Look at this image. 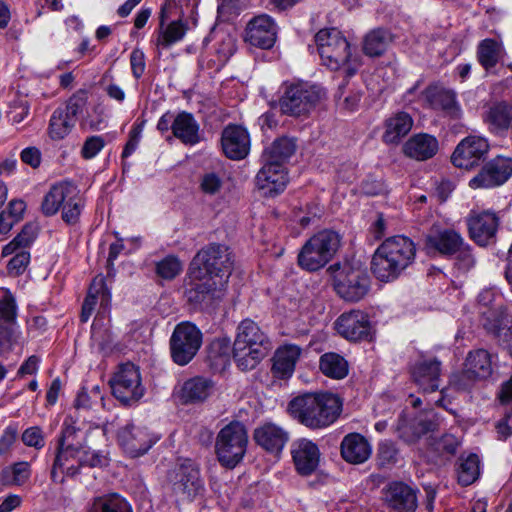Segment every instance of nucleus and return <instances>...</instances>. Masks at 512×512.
<instances>
[{
	"label": "nucleus",
	"instance_id": "obj_36",
	"mask_svg": "<svg viewBox=\"0 0 512 512\" xmlns=\"http://www.w3.org/2000/svg\"><path fill=\"white\" fill-rule=\"evenodd\" d=\"M76 194V186L70 182L62 181L53 185L42 201V212L51 216L58 212L65 201Z\"/></svg>",
	"mask_w": 512,
	"mask_h": 512
},
{
	"label": "nucleus",
	"instance_id": "obj_42",
	"mask_svg": "<svg viewBox=\"0 0 512 512\" xmlns=\"http://www.w3.org/2000/svg\"><path fill=\"white\" fill-rule=\"evenodd\" d=\"M320 370L333 379H343L348 374L347 361L336 353H325L320 357Z\"/></svg>",
	"mask_w": 512,
	"mask_h": 512
},
{
	"label": "nucleus",
	"instance_id": "obj_34",
	"mask_svg": "<svg viewBox=\"0 0 512 512\" xmlns=\"http://www.w3.org/2000/svg\"><path fill=\"white\" fill-rule=\"evenodd\" d=\"M174 137L185 145H196L201 141L200 126L191 113L182 111L175 116L172 124Z\"/></svg>",
	"mask_w": 512,
	"mask_h": 512
},
{
	"label": "nucleus",
	"instance_id": "obj_1",
	"mask_svg": "<svg viewBox=\"0 0 512 512\" xmlns=\"http://www.w3.org/2000/svg\"><path fill=\"white\" fill-rule=\"evenodd\" d=\"M341 410L340 398L332 393H305L288 404L290 415L312 429L328 427L337 420Z\"/></svg>",
	"mask_w": 512,
	"mask_h": 512
},
{
	"label": "nucleus",
	"instance_id": "obj_58",
	"mask_svg": "<svg viewBox=\"0 0 512 512\" xmlns=\"http://www.w3.org/2000/svg\"><path fill=\"white\" fill-rule=\"evenodd\" d=\"M377 457L380 466L391 465L397 462L398 450L392 442L384 441L379 444Z\"/></svg>",
	"mask_w": 512,
	"mask_h": 512
},
{
	"label": "nucleus",
	"instance_id": "obj_64",
	"mask_svg": "<svg viewBox=\"0 0 512 512\" xmlns=\"http://www.w3.org/2000/svg\"><path fill=\"white\" fill-rule=\"evenodd\" d=\"M105 141L101 136H91L86 139L81 150L85 159L94 158L104 147Z\"/></svg>",
	"mask_w": 512,
	"mask_h": 512
},
{
	"label": "nucleus",
	"instance_id": "obj_17",
	"mask_svg": "<svg viewBox=\"0 0 512 512\" xmlns=\"http://www.w3.org/2000/svg\"><path fill=\"white\" fill-rule=\"evenodd\" d=\"M512 175V159L496 157L486 163L481 171L473 177L469 186L473 189L492 188L504 184Z\"/></svg>",
	"mask_w": 512,
	"mask_h": 512
},
{
	"label": "nucleus",
	"instance_id": "obj_4",
	"mask_svg": "<svg viewBox=\"0 0 512 512\" xmlns=\"http://www.w3.org/2000/svg\"><path fill=\"white\" fill-rule=\"evenodd\" d=\"M315 42L323 64L329 69H343L347 76H353L361 66L359 57L352 55L349 42L338 29H321Z\"/></svg>",
	"mask_w": 512,
	"mask_h": 512
},
{
	"label": "nucleus",
	"instance_id": "obj_11",
	"mask_svg": "<svg viewBox=\"0 0 512 512\" xmlns=\"http://www.w3.org/2000/svg\"><path fill=\"white\" fill-rule=\"evenodd\" d=\"M202 343L201 331L192 323L178 324L170 338L171 356L178 365L188 364L196 355Z\"/></svg>",
	"mask_w": 512,
	"mask_h": 512
},
{
	"label": "nucleus",
	"instance_id": "obj_61",
	"mask_svg": "<svg viewBox=\"0 0 512 512\" xmlns=\"http://www.w3.org/2000/svg\"><path fill=\"white\" fill-rule=\"evenodd\" d=\"M456 265L459 269L463 271H469L476 265V258L472 253V249L469 244L466 242L463 243V247H461L456 252Z\"/></svg>",
	"mask_w": 512,
	"mask_h": 512
},
{
	"label": "nucleus",
	"instance_id": "obj_54",
	"mask_svg": "<svg viewBox=\"0 0 512 512\" xmlns=\"http://www.w3.org/2000/svg\"><path fill=\"white\" fill-rule=\"evenodd\" d=\"M236 51V39L233 35L222 33L215 45V52L220 62L225 63Z\"/></svg>",
	"mask_w": 512,
	"mask_h": 512
},
{
	"label": "nucleus",
	"instance_id": "obj_59",
	"mask_svg": "<svg viewBox=\"0 0 512 512\" xmlns=\"http://www.w3.org/2000/svg\"><path fill=\"white\" fill-rule=\"evenodd\" d=\"M483 317V326L491 334L498 335L502 329V320L496 308H491L488 311L480 310Z\"/></svg>",
	"mask_w": 512,
	"mask_h": 512
},
{
	"label": "nucleus",
	"instance_id": "obj_25",
	"mask_svg": "<svg viewBox=\"0 0 512 512\" xmlns=\"http://www.w3.org/2000/svg\"><path fill=\"white\" fill-rule=\"evenodd\" d=\"M411 375L422 392H435L440 386L441 362L436 358L419 359L413 364Z\"/></svg>",
	"mask_w": 512,
	"mask_h": 512
},
{
	"label": "nucleus",
	"instance_id": "obj_43",
	"mask_svg": "<svg viewBox=\"0 0 512 512\" xmlns=\"http://www.w3.org/2000/svg\"><path fill=\"white\" fill-rule=\"evenodd\" d=\"M37 237V227L34 224H26L21 232L2 249V256L7 257L17 251H28Z\"/></svg>",
	"mask_w": 512,
	"mask_h": 512
},
{
	"label": "nucleus",
	"instance_id": "obj_26",
	"mask_svg": "<svg viewBox=\"0 0 512 512\" xmlns=\"http://www.w3.org/2000/svg\"><path fill=\"white\" fill-rule=\"evenodd\" d=\"M301 355L302 348L296 344L286 343L279 346L272 357L273 377L281 380L292 377Z\"/></svg>",
	"mask_w": 512,
	"mask_h": 512
},
{
	"label": "nucleus",
	"instance_id": "obj_5",
	"mask_svg": "<svg viewBox=\"0 0 512 512\" xmlns=\"http://www.w3.org/2000/svg\"><path fill=\"white\" fill-rule=\"evenodd\" d=\"M106 464V457L100 452L93 451L86 445L67 443L58 445L51 469V478L56 483H62L64 478L75 477L84 466L98 467Z\"/></svg>",
	"mask_w": 512,
	"mask_h": 512
},
{
	"label": "nucleus",
	"instance_id": "obj_3",
	"mask_svg": "<svg viewBox=\"0 0 512 512\" xmlns=\"http://www.w3.org/2000/svg\"><path fill=\"white\" fill-rule=\"evenodd\" d=\"M271 349L267 335L252 320H243L233 345V356L242 371L254 369Z\"/></svg>",
	"mask_w": 512,
	"mask_h": 512
},
{
	"label": "nucleus",
	"instance_id": "obj_49",
	"mask_svg": "<svg viewBox=\"0 0 512 512\" xmlns=\"http://www.w3.org/2000/svg\"><path fill=\"white\" fill-rule=\"evenodd\" d=\"M92 509L94 512H132L130 504L118 494L96 498Z\"/></svg>",
	"mask_w": 512,
	"mask_h": 512
},
{
	"label": "nucleus",
	"instance_id": "obj_39",
	"mask_svg": "<svg viewBox=\"0 0 512 512\" xmlns=\"http://www.w3.org/2000/svg\"><path fill=\"white\" fill-rule=\"evenodd\" d=\"M99 297L101 298L102 302H108L110 299V291L105 285L104 277L101 275L93 279L89 288L88 295L83 302L80 316L82 322L88 321L94 311L97 299Z\"/></svg>",
	"mask_w": 512,
	"mask_h": 512
},
{
	"label": "nucleus",
	"instance_id": "obj_24",
	"mask_svg": "<svg viewBox=\"0 0 512 512\" xmlns=\"http://www.w3.org/2000/svg\"><path fill=\"white\" fill-rule=\"evenodd\" d=\"M263 167L256 175V185L266 197H274L284 191L288 178L285 166L263 161Z\"/></svg>",
	"mask_w": 512,
	"mask_h": 512
},
{
	"label": "nucleus",
	"instance_id": "obj_22",
	"mask_svg": "<svg viewBox=\"0 0 512 512\" xmlns=\"http://www.w3.org/2000/svg\"><path fill=\"white\" fill-rule=\"evenodd\" d=\"M290 453L295 470L302 476L314 473L320 462V450L309 439H297L291 444Z\"/></svg>",
	"mask_w": 512,
	"mask_h": 512
},
{
	"label": "nucleus",
	"instance_id": "obj_9",
	"mask_svg": "<svg viewBox=\"0 0 512 512\" xmlns=\"http://www.w3.org/2000/svg\"><path fill=\"white\" fill-rule=\"evenodd\" d=\"M248 444L245 426L233 421L224 426L216 439V454L220 463L226 467H235L244 457Z\"/></svg>",
	"mask_w": 512,
	"mask_h": 512
},
{
	"label": "nucleus",
	"instance_id": "obj_14",
	"mask_svg": "<svg viewBox=\"0 0 512 512\" xmlns=\"http://www.w3.org/2000/svg\"><path fill=\"white\" fill-rule=\"evenodd\" d=\"M160 435L143 426L127 424L119 429L117 441L122 450L130 457L146 454L157 443Z\"/></svg>",
	"mask_w": 512,
	"mask_h": 512
},
{
	"label": "nucleus",
	"instance_id": "obj_32",
	"mask_svg": "<svg viewBox=\"0 0 512 512\" xmlns=\"http://www.w3.org/2000/svg\"><path fill=\"white\" fill-rule=\"evenodd\" d=\"M439 149L438 140L429 134L419 133L410 137L403 146L406 156L424 161L436 155Z\"/></svg>",
	"mask_w": 512,
	"mask_h": 512
},
{
	"label": "nucleus",
	"instance_id": "obj_8",
	"mask_svg": "<svg viewBox=\"0 0 512 512\" xmlns=\"http://www.w3.org/2000/svg\"><path fill=\"white\" fill-rule=\"evenodd\" d=\"M341 237L332 230H322L313 235L302 247L298 264L307 271H317L334 257L340 247Z\"/></svg>",
	"mask_w": 512,
	"mask_h": 512
},
{
	"label": "nucleus",
	"instance_id": "obj_52",
	"mask_svg": "<svg viewBox=\"0 0 512 512\" xmlns=\"http://www.w3.org/2000/svg\"><path fill=\"white\" fill-rule=\"evenodd\" d=\"M16 316V304L13 295L4 288H0V322L3 325L13 324Z\"/></svg>",
	"mask_w": 512,
	"mask_h": 512
},
{
	"label": "nucleus",
	"instance_id": "obj_19",
	"mask_svg": "<svg viewBox=\"0 0 512 512\" xmlns=\"http://www.w3.org/2000/svg\"><path fill=\"white\" fill-rule=\"evenodd\" d=\"M220 142L224 155L229 159L242 160L249 154L250 135L241 125H227L222 130Z\"/></svg>",
	"mask_w": 512,
	"mask_h": 512
},
{
	"label": "nucleus",
	"instance_id": "obj_56",
	"mask_svg": "<svg viewBox=\"0 0 512 512\" xmlns=\"http://www.w3.org/2000/svg\"><path fill=\"white\" fill-rule=\"evenodd\" d=\"M19 338L20 332L14 324H0V355L9 352Z\"/></svg>",
	"mask_w": 512,
	"mask_h": 512
},
{
	"label": "nucleus",
	"instance_id": "obj_40",
	"mask_svg": "<svg viewBox=\"0 0 512 512\" xmlns=\"http://www.w3.org/2000/svg\"><path fill=\"white\" fill-rule=\"evenodd\" d=\"M295 150L296 144L293 139L280 137L264 150L262 159L263 161L285 166V163L294 154Z\"/></svg>",
	"mask_w": 512,
	"mask_h": 512
},
{
	"label": "nucleus",
	"instance_id": "obj_47",
	"mask_svg": "<svg viewBox=\"0 0 512 512\" xmlns=\"http://www.w3.org/2000/svg\"><path fill=\"white\" fill-rule=\"evenodd\" d=\"M457 468L458 483L462 486H468L474 483L480 474L479 458L476 454H470L466 458L459 459Z\"/></svg>",
	"mask_w": 512,
	"mask_h": 512
},
{
	"label": "nucleus",
	"instance_id": "obj_30",
	"mask_svg": "<svg viewBox=\"0 0 512 512\" xmlns=\"http://www.w3.org/2000/svg\"><path fill=\"white\" fill-rule=\"evenodd\" d=\"M255 442L269 452H280L288 441V432L281 426L265 422L254 430Z\"/></svg>",
	"mask_w": 512,
	"mask_h": 512
},
{
	"label": "nucleus",
	"instance_id": "obj_57",
	"mask_svg": "<svg viewBox=\"0 0 512 512\" xmlns=\"http://www.w3.org/2000/svg\"><path fill=\"white\" fill-rule=\"evenodd\" d=\"M30 105L25 99H15L9 105L8 116L13 124L21 123L29 114Z\"/></svg>",
	"mask_w": 512,
	"mask_h": 512
},
{
	"label": "nucleus",
	"instance_id": "obj_63",
	"mask_svg": "<svg viewBox=\"0 0 512 512\" xmlns=\"http://www.w3.org/2000/svg\"><path fill=\"white\" fill-rule=\"evenodd\" d=\"M22 441L26 446L41 449L45 445L41 428L37 426L27 428L22 434Z\"/></svg>",
	"mask_w": 512,
	"mask_h": 512
},
{
	"label": "nucleus",
	"instance_id": "obj_41",
	"mask_svg": "<svg viewBox=\"0 0 512 512\" xmlns=\"http://www.w3.org/2000/svg\"><path fill=\"white\" fill-rule=\"evenodd\" d=\"M393 41V35L385 29H374L363 39V52L369 57L381 56Z\"/></svg>",
	"mask_w": 512,
	"mask_h": 512
},
{
	"label": "nucleus",
	"instance_id": "obj_60",
	"mask_svg": "<svg viewBox=\"0 0 512 512\" xmlns=\"http://www.w3.org/2000/svg\"><path fill=\"white\" fill-rule=\"evenodd\" d=\"M223 185V181L215 172L205 173L200 180V189L206 195L217 194Z\"/></svg>",
	"mask_w": 512,
	"mask_h": 512
},
{
	"label": "nucleus",
	"instance_id": "obj_12",
	"mask_svg": "<svg viewBox=\"0 0 512 512\" xmlns=\"http://www.w3.org/2000/svg\"><path fill=\"white\" fill-rule=\"evenodd\" d=\"M187 289L185 292L187 301L195 308L209 309L224 296L223 281L217 282L210 276L194 278L189 270Z\"/></svg>",
	"mask_w": 512,
	"mask_h": 512
},
{
	"label": "nucleus",
	"instance_id": "obj_55",
	"mask_svg": "<svg viewBox=\"0 0 512 512\" xmlns=\"http://www.w3.org/2000/svg\"><path fill=\"white\" fill-rule=\"evenodd\" d=\"M182 270L180 261L174 256H167L156 264V273L159 277L171 280Z\"/></svg>",
	"mask_w": 512,
	"mask_h": 512
},
{
	"label": "nucleus",
	"instance_id": "obj_6",
	"mask_svg": "<svg viewBox=\"0 0 512 512\" xmlns=\"http://www.w3.org/2000/svg\"><path fill=\"white\" fill-rule=\"evenodd\" d=\"M327 97L325 89L308 82H285L282 85V95L279 107L283 114L301 117L313 111Z\"/></svg>",
	"mask_w": 512,
	"mask_h": 512
},
{
	"label": "nucleus",
	"instance_id": "obj_2",
	"mask_svg": "<svg viewBox=\"0 0 512 512\" xmlns=\"http://www.w3.org/2000/svg\"><path fill=\"white\" fill-rule=\"evenodd\" d=\"M416 247L405 236L387 238L375 251L371 270L380 281L396 279L415 260Z\"/></svg>",
	"mask_w": 512,
	"mask_h": 512
},
{
	"label": "nucleus",
	"instance_id": "obj_10",
	"mask_svg": "<svg viewBox=\"0 0 512 512\" xmlns=\"http://www.w3.org/2000/svg\"><path fill=\"white\" fill-rule=\"evenodd\" d=\"M113 396L124 405L137 403L145 393L139 368L132 363L119 366L110 379Z\"/></svg>",
	"mask_w": 512,
	"mask_h": 512
},
{
	"label": "nucleus",
	"instance_id": "obj_44",
	"mask_svg": "<svg viewBox=\"0 0 512 512\" xmlns=\"http://www.w3.org/2000/svg\"><path fill=\"white\" fill-rule=\"evenodd\" d=\"M211 385L206 379L196 377L187 380L181 389V398L185 403L202 401L209 395Z\"/></svg>",
	"mask_w": 512,
	"mask_h": 512
},
{
	"label": "nucleus",
	"instance_id": "obj_28",
	"mask_svg": "<svg viewBox=\"0 0 512 512\" xmlns=\"http://www.w3.org/2000/svg\"><path fill=\"white\" fill-rule=\"evenodd\" d=\"M388 506L398 512H414L417 507L415 491L403 482L389 484L384 492Z\"/></svg>",
	"mask_w": 512,
	"mask_h": 512
},
{
	"label": "nucleus",
	"instance_id": "obj_45",
	"mask_svg": "<svg viewBox=\"0 0 512 512\" xmlns=\"http://www.w3.org/2000/svg\"><path fill=\"white\" fill-rule=\"evenodd\" d=\"M30 476V464L26 461H21L2 470L0 480L4 485L22 486L28 482Z\"/></svg>",
	"mask_w": 512,
	"mask_h": 512
},
{
	"label": "nucleus",
	"instance_id": "obj_37",
	"mask_svg": "<svg viewBox=\"0 0 512 512\" xmlns=\"http://www.w3.org/2000/svg\"><path fill=\"white\" fill-rule=\"evenodd\" d=\"M424 101L433 109L446 111L451 115H457L459 108L456 103L455 93L439 86H429L422 93Z\"/></svg>",
	"mask_w": 512,
	"mask_h": 512
},
{
	"label": "nucleus",
	"instance_id": "obj_13",
	"mask_svg": "<svg viewBox=\"0 0 512 512\" xmlns=\"http://www.w3.org/2000/svg\"><path fill=\"white\" fill-rule=\"evenodd\" d=\"M492 373L491 355L484 349L468 354L465 368L450 377L449 385L456 390H467L476 379L487 378Z\"/></svg>",
	"mask_w": 512,
	"mask_h": 512
},
{
	"label": "nucleus",
	"instance_id": "obj_38",
	"mask_svg": "<svg viewBox=\"0 0 512 512\" xmlns=\"http://www.w3.org/2000/svg\"><path fill=\"white\" fill-rule=\"evenodd\" d=\"M505 55L506 51L501 40L486 38L477 46L478 62L486 71L492 70Z\"/></svg>",
	"mask_w": 512,
	"mask_h": 512
},
{
	"label": "nucleus",
	"instance_id": "obj_31",
	"mask_svg": "<svg viewBox=\"0 0 512 512\" xmlns=\"http://www.w3.org/2000/svg\"><path fill=\"white\" fill-rule=\"evenodd\" d=\"M489 130L496 135H503L512 129V103L496 101L492 103L484 115Z\"/></svg>",
	"mask_w": 512,
	"mask_h": 512
},
{
	"label": "nucleus",
	"instance_id": "obj_53",
	"mask_svg": "<svg viewBox=\"0 0 512 512\" xmlns=\"http://www.w3.org/2000/svg\"><path fill=\"white\" fill-rule=\"evenodd\" d=\"M230 345L226 339H216L209 346L208 358L216 365L225 366L229 360Z\"/></svg>",
	"mask_w": 512,
	"mask_h": 512
},
{
	"label": "nucleus",
	"instance_id": "obj_51",
	"mask_svg": "<svg viewBox=\"0 0 512 512\" xmlns=\"http://www.w3.org/2000/svg\"><path fill=\"white\" fill-rule=\"evenodd\" d=\"M83 200L79 190L76 188V194L69 197L62 206V218L68 224H74L78 221L83 208Z\"/></svg>",
	"mask_w": 512,
	"mask_h": 512
},
{
	"label": "nucleus",
	"instance_id": "obj_7",
	"mask_svg": "<svg viewBox=\"0 0 512 512\" xmlns=\"http://www.w3.org/2000/svg\"><path fill=\"white\" fill-rule=\"evenodd\" d=\"M233 267L229 248L221 244H210L201 249L193 258L189 270L194 278L210 276L225 285Z\"/></svg>",
	"mask_w": 512,
	"mask_h": 512
},
{
	"label": "nucleus",
	"instance_id": "obj_62",
	"mask_svg": "<svg viewBox=\"0 0 512 512\" xmlns=\"http://www.w3.org/2000/svg\"><path fill=\"white\" fill-rule=\"evenodd\" d=\"M13 254L14 256L9 261L7 269L12 275H20L26 270L30 262V253L29 251H17Z\"/></svg>",
	"mask_w": 512,
	"mask_h": 512
},
{
	"label": "nucleus",
	"instance_id": "obj_29",
	"mask_svg": "<svg viewBox=\"0 0 512 512\" xmlns=\"http://www.w3.org/2000/svg\"><path fill=\"white\" fill-rule=\"evenodd\" d=\"M340 451L342 458L351 464L366 462L372 453L369 441L359 433H350L344 436Z\"/></svg>",
	"mask_w": 512,
	"mask_h": 512
},
{
	"label": "nucleus",
	"instance_id": "obj_16",
	"mask_svg": "<svg viewBox=\"0 0 512 512\" xmlns=\"http://www.w3.org/2000/svg\"><path fill=\"white\" fill-rule=\"evenodd\" d=\"M278 35V25L267 15L260 14L253 17L245 28V42L261 49H270L274 46Z\"/></svg>",
	"mask_w": 512,
	"mask_h": 512
},
{
	"label": "nucleus",
	"instance_id": "obj_15",
	"mask_svg": "<svg viewBox=\"0 0 512 512\" xmlns=\"http://www.w3.org/2000/svg\"><path fill=\"white\" fill-rule=\"evenodd\" d=\"M469 237L479 246L486 247L496 242L499 217L495 212L471 211L466 218Z\"/></svg>",
	"mask_w": 512,
	"mask_h": 512
},
{
	"label": "nucleus",
	"instance_id": "obj_21",
	"mask_svg": "<svg viewBox=\"0 0 512 512\" xmlns=\"http://www.w3.org/2000/svg\"><path fill=\"white\" fill-rule=\"evenodd\" d=\"M335 289L344 300L357 302L368 293L369 278L360 270L350 269L337 275Z\"/></svg>",
	"mask_w": 512,
	"mask_h": 512
},
{
	"label": "nucleus",
	"instance_id": "obj_35",
	"mask_svg": "<svg viewBox=\"0 0 512 512\" xmlns=\"http://www.w3.org/2000/svg\"><path fill=\"white\" fill-rule=\"evenodd\" d=\"M413 127V119L407 112H397L386 119L382 140L386 144H397Z\"/></svg>",
	"mask_w": 512,
	"mask_h": 512
},
{
	"label": "nucleus",
	"instance_id": "obj_20",
	"mask_svg": "<svg viewBox=\"0 0 512 512\" xmlns=\"http://www.w3.org/2000/svg\"><path fill=\"white\" fill-rule=\"evenodd\" d=\"M488 150L489 144L486 139L468 136L457 145L451 159L456 167L470 169L478 165Z\"/></svg>",
	"mask_w": 512,
	"mask_h": 512
},
{
	"label": "nucleus",
	"instance_id": "obj_33",
	"mask_svg": "<svg viewBox=\"0 0 512 512\" xmlns=\"http://www.w3.org/2000/svg\"><path fill=\"white\" fill-rule=\"evenodd\" d=\"M437 423L427 415L408 420L406 415H401L397 424V432L400 438L406 442H414L429 431L435 430Z\"/></svg>",
	"mask_w": 512,
	"mask_h": 512
},
{
	"label": "nucleus",
	"instance_id": "obj_50",
	"mask_svg": "<svg viewBox=\"0 0 512 512\" xmlns=\"http://www.w3.org/2000/svg\"><path fill=\"white\" fill-rule=\"evenodd\" d=\"M87 102V92L85 90H78L66 101L65 107H58V109H61L64 114L76 123L78 116L84 111Z\"/></svg>",
	"mask_w": 512,
	"mask_h": 512
},
{
	"label": "nucleus",
	"instance_id": "obj_27",
	"mask_svg": "<svg viewBox=\"0 0 512 512\" xmlns=\"http://www.w3.org/2000/svg\"><path fill=\"white\" fill-rule=\"evenodd\" d=\"M465 242L462 235L455 229H441L430 232L425 239L428 250L444 256L455 255Z\"/></svg>",
	"mask_w": 512,
	"mask_h": 512
},
{
	"label": "nucleus",
	"instance_id": "obj_23",
	"mask_svg": "<svg viewBox=\"0 0 512 512\" xmlns=\"http://www.w3.org/2000/svg\"><path fill=\"white\" fill-rule=\"evenodd\" d=\"M338 333L351 341L368 339L371 333V324L366 313L352 310L341 314L335 322Z\"/></svg>",
	"mask_w": 512,
	"mask_h": 512
},
{
	"label": "nucleus",
	"instance_id": "obj_46",
	"mask_svg": "<svg viewBox=\"0 0 512 512\" xmlns=\"http://www.w3.org/2000/svg\"><path fill=\"white\" fill-rule=\"evenodd\" d=\"M75 124L76 123L64 114L61 109L57 108L51 115L48 134L52 140H62L70 134Z\"/></svg>",
	"mask_w": 512,
	"mask_h": 512
},
{
	"label": "nucleus",
	"instance_id": "obj_48",
	"mask_svg": "<svg viewBox=\"0 0 512 512\" xmlns=\"http://www.w3.org/2000/svg\"><path fill=\"white\" fill-rule=\"evenodd\" d=\"M185 33L186 26L181 21H173L164 28L162 20L160 32L156 39V45L158 47L168 48L182 40Z\"/></svg>",
	"mask_w": 512,
	"mask_h": 512
},
{
	"label": "nucleus",
	"instance_id": "obj_18",
	"mask_svg": "<svg viewBox=\"0 0 512 512\" xmlns=\"http://www.w3.org/2000/svg\"><path fill=\"white\" fill-rule=\"evenodd\" d=\"M204 489L198 467L191 461L185 460L175 470L173 490L182 499H193Z\"/></svg>",
	"mask_w": 512,
	"mask_h": 512
}]
</instances>
